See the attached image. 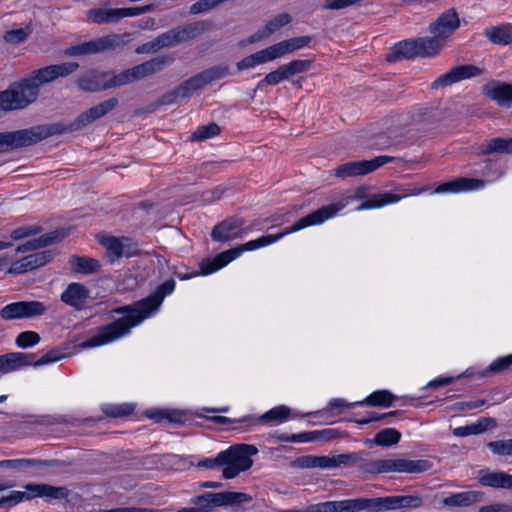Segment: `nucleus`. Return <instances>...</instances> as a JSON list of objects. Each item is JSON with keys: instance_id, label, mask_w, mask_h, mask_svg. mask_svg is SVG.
<instances>
[{"instance_id": "obj_1", "label": "nucleus", "mask_w": 512, "mask_h": 512, "mask_svg": "<svg viewBox=\"0 0 512 512\" xmlns=\"http://www.w3.org/2000/svg\"><path fill=\"white\" fill-rule=\"evenodd\" d=\"M175 281L169 279L157 287L156 291L135 303L133 306H125L116 310L125 315L112 323L97 329L96 333L83 341L80 347L90 349L104 346L129 334L130 330L150 317L161 306L164 298L173 293Z\"/></svg>"}, {"instance_id": "obj_2", "label": "nucleus", "mask_w": 512, "mask_h": 512, "mask_svg": "<svg viewBox=\"0 0 512 512\" xmlns=\"http://www.w3.org/2000/svg\"><path fill=\"white\" fill-rule=\"evenodd\" d=\"M302 223H303V218H301L299 221H297L290 228H286L285 230H283L280 233L263 235L255 240L248 241L236 248L224 251L212 259L203 260L200 264L201 274L202 275L212 274V273L220 270L221 268L225 267L226 265H228L231 261L238 258L245 251H253V250H257L262 247H266L268 245H271V244L279 241L280 239H282L284 236H286L288 234L297 232L299 230H302V229L308 227V226H302L303 225Z\"/></svg>"}, {"instance_id": "obj_3", "label": "nucleus", "mask_w": 512, "mask_h": 512, "mask_svg": "<svg viewBox=\"0 0 512 512\" xmlns=\"http://www.w3.org/2000/svg\"><path fill=\"white\" fill-rule=\"evenodd\" d=\"M209 27L205 21L191 23L177 27L159 35L154 40L147 42L136 49L137 54L155 53L163 48L173 47L186 42L204 33Z\"/></svg>"}, {"instance_id": "obj_4", "label": "nucleus", "mask_w": 512, "mask_h": 512, "mask_svg": "<svg viewBox=\"0 0 512 512\" xmlns=\"http://www.w3.org/2000/svg\"><path fill=\"white\" fill-rule=\"evenodd\" d=\"M258 453V449L250 444H236L218 454V460L222 467V476L225 479H233L244 472L253 464L252 456Z\"/></svg>"}, {"instance_id": "obj_5", "label": "nucleus", "mask_w": 512, "mask_h": 512, "mask_svg": "<svg viewBox=\"0 0 512 512\" xmlns=\"http://www.w3.org/2000/svg\"><path fill=\"white\" fill-rule=\"evenodd\" d=\"M75 62H65L49 65L32 71L20 81L26 88L28 95L35 101L39 95L40 87L49 84L58 78L66 77L78 69Z\"/></svg>"}, {"instance_id": "obj_6", "label": "nucleus", "mask_w": 512, "mask_h": 512, "mask_svg": "<svg viewBox=\"0 0 512 512\" xmlns=\"http://www.w3.org/2000/svg\"><path fill=\"white\" fill-rule=\"evenodd\" d=\"M427 460H410L404 458L376 459L364 465V471L371 474L381 473H421L430 469Z\"/></svg>"}, {"instance_id": "obj_7", "label": "nucleus", "mask_w": 512, "mask_h": 512, "mask_svg": "<svg viewBox=\"0 0 512 512\" xmlns=\"http://www.w3.org/2000/svg\"><path fill=\"white\" fill-rule=\"evenodd\" d=\"M51 134V128L45 125L0 133V153L29 146L46 139Z\"/></svg>"}, {"instance_id": "obj_8", "label": "nucleus", "mask_w": 512, "mask_h": 512, "mask_svg": "<svg viewBox=\"0 0 512 512\" xmlns=\"http://www.w3.org/2000/svg\"><path fill=\"white\" fill-rule=\"evenodd\" d=\"M368 188L361 186L354 190L345 192L341 199L330 205L324 206L303 217L302 226L320 225L328 219L335 217L353 200H361L367 197Z\"/></svg>"}, {"instance_id": "obj_9", "label": "nucleus", "mask_w": 512, "mask_h": 512, "mask_svg": "<svg viewBox=\"0 0 512 512\" xmlns=\"http://www.w3.org/2000/svg\"><path fill=\"white\" fill-rule=\"evenodd\" d=\"M172 62L170 56H159L136 65L132 68L124 70L118 74H114V82L112 85L117 87L124 86L153 75L163 70Z\"/></svg>"}, {"instance_id": "obj_10", "label": "nucleus", "mask_w": 512, "mask_h": 512, "mask_svg": "<svg viewBox=\"0 0 512 512\" xmlns=\"http://www.w3.org/2000/svg\"><path fill=\"white\" fill-rule=\"evenodd\" d=\"M55 351H50L40 359L34 361L35 355L24 352H11L0 356V374H8L23 367L33 365L35 367L56 362L61 359Z\"/></svg>"}, {"instance_id": "obj_11", "label": "nucleus", "mask_w": 512, "mask_h": 512, "mask_svg": "<svg viewBox=\"0 0 512 512\" xmlns=\"http://www.w3.org/2000/svg\"><path fill=\"white\" fill-rule=\"evenodd\" d=\"M47 307L40 301H19L5 305L0 317L5 321L28 319L43 315Z\"/></svg>"}, {"instance_id": "obj_12", "label": "nucleus", "mask_w": 512, "mask_h": 512, "mask_svg": "<svg viewBox=\"0 0 512 512\" xmlns=\"http://www.w3.org/2000/svg\"><path fill=\"white\" fill-rule=\"evenodd\" d=\"M227 74L228 69L226 67H214L205 70L179 85L178 93H180L184 99L189 98L209 83L221 79Z\"/></svg>"}, {"instance_id": "obj_13", "label": "nucleus", "mask_w": 512, "mask_h": 512, "mask_svg": "<svg viewBox=\"0 0 512 512\" xmlns=\"http://www.w3.org/2000/svg\"><path fill=\"white\" fill-rule=\"evenodd\" d=\"M393 160L391 156L381 155L371 160L347 162L335 169V175L341 178L366 175Z\"/></svg>"}, {"instance_id": "obj_14", "label": "nucleus", "mask_w": 512, "mask_h": 512, "mask_svg": "<svg viewBox=\"0 0 512 512\" xmlns=\"http://www.w3.org/2000/svg\"><path fill=\"white\" fill-rule=\"evenodd\" d=\"M33 102L21 81L11 89L0 93V109L2 111L23 109Z\"/></svg>"}, {"instance_id": "obj_15", "label": "nucleus", "mask_w": 512, "mask_h": 512, "mask_svg": "<svg viewBox=\"0 0 512 512\" xmlns=\"http://www.w3.org/2000/svg\"><path fill=\"white\" fill-rule=\"evenodd\" d=\"M428 188H413L402 194H395L392 192H385L375 194L365 200L362 204L356 207V211L370 210L384 207L386 205L398 203L400 200L408 196H417L427 191Z\"/></svg>"}, {"instance_id": "obj_16", "label": "nucleus", "mask_w": 512, "mask_h": 512, "mask_svg": "<svg viewBox=\"0 0 512 512\" xmlns=\"http://www.w3.org/2000/svg\"><path fill=\"white\" fill-rule=\"evenodd\" d=\"M100 243L106 250V256L110 262H115L121 257H131L137 254V245L128 238L103 237Z\"/></svg>"}, {"instance_id": "obj_17", "label": "nucleus", "mask_w": 512, "mask_h": 512, "mask_svg": "<svg viewBox=\"0 0 512 512\" xmlns=\"http://www.w3.org/2000/svg\"><path fill=\"white\" fill-rule=\"evenodd\" d=\"M460 27V18L454 8H450L439 15L429 26L432 35L440 37L445 42Z\"/></svg>"}, {"instance_id": "obj_18", "label": "nucleus", "mask_w": 512, "mask_h": 512, "mask_svg": "<svg viewBox=\"0 0 512 512\" xmlns=\"http://www.w3.org/2000/svg\"><path fill=\"white\" fill-rule=\"evenodd\" d=\"M290 412L291 411L287 406L279 405V406H276V407L270 409L269 411L265 412L258 418H255L252 416H246L240 420H232V419L224 417V416H216L213 418V420L219 424H227V423H234V422L256 423V422H260V421L280 424V423L285 422L289 418Z\"/></svg>"}, {"instance_id": "obj_19", "label": "nucleus", "mask_w": 512, "mask_h": 512, "mask_svg": "<svg viewBox=\"0 0 512 512\" xmlns=\"http://www.w3.org/2000/svg\"><path fill=\"white\" fill-rule=\"evenodd\" d=\"M251 500L245 493L241 492H219L207 493L198 497V502L210 511L213 507L248 502Z\"/></svg>"}, {"instance_id": "obj_20", "label": "nucleus", "mask_w": 512, "mask_h": 512, "mask_svg": "<svg viewBox=\"0 0 512 512\" xmlns=\"http://www.w3.org/2000/svg\"><path fill=\"white\" fill-rule=\"evenodd\" d=\"M482 73V70L474 65H461L452 68L447 73L439 76L433 82V88L445 87L452 85L464 79H469L478 76Z\"/></svg>"}, {"instance_id": "obj_21", "label": "nucleus", "mask_w": 512, "mask_h": 512, "mask_svg": "<svg viewBox=\"0 0 512 512\" xmlns=\"http://www.w3.org/2000/svg\"><path fill=\"white\" fill-rule=\"evenodd\" d=\"M114 74L91 71L78 80V86L85 91H101L117 87L112 85Z\"/></svg>"}, {"instance_id": "obj_22", "label": "nucleus", "mask_w": 512, "mask_h": 512, "mask_svg": "<svg viewBox=\"0 0 512 512\" xmlns=\"http://www.w3.org/2000/svg\"><path fill=\"white\" fill-rule=\"evenodd\" d=\"M367 505L365 498H357L318 503L315 504V509L316 512H360L367 510Z\"/></svg>"}, {"instance_id": "obj_23", "label": "nucleus", "mask_w": 512, "mask_h": 512, "mask_svg": "<svg viewBox=\"0 0 512 512\" xmlns=\"http://www.w3.org/2000/svg\"><path fill=\"white\" fill-rule=\"evenodd\" d=\"M243 233V221L238 218H231L215 226L211 236L215 241L227 242L241 238Z\"/></svg>"}, {"instance_id": "obj_24", "label": "nucleus", "mask_w": 512, "mask_h": 512, "mask_svg": "<svg viewBox=\"0 0 512 512\" xmlns=\"http://www.w3.org/2000/svg\"><path fill=\"white\" fill-rule=\"evenodd\" d=\"M485 182L480 179L473 178H456L452 181H448L440 184L436 189L435 193H461L476 191L484 188Z\"/></svg>"}, {"instance_id": "obj_25", "label": "nucleus", "mask_w": 512, "mask_h": 512, "mask_svg": "<svg viewBox=\"0 0 512 512\" xmlns=\"http://www.w3.org/2000/svg\"><path fill=\"white\" fill-rule=\"evenodd\" d=\"M89 298V290L81 283H70L61 294V301L66 305L80 310Z\"/></svg>"}, {"instance_id": "obj_26", "label": "nucleus", "mask_w": 512, "mask_h": 512, "mask_svg": "<svg viewBox=\"0 0 512 512\" xmlns=\"http://www.w3.org/2000/svg\"><path fill=\"white\" fill-rule=\"evenodd\" d=\"M292 21L290 14L280 13L272 17L266 24L256 33L249 37L247 43L252 44L260 40L266 39L272 34L279 31L282 27L288 25Z\"/></svg>"}, {"instance_id": "obj_27", "label": "nucleus", "mask_w": 512, "mask_h": 512, "mask_svg": "<svg viewBox=\"0 0 512 512\" xmlns=\"http://www.w3.org/2000/svg\"><path fill=\"white\" fill-rule=\"evenodd\" d=\"M118 104V100L116 98H110L92 108H90L88 111L82 113L77 120L75 121L74 125L76 128L84 127L93 121L101 118L102 116L109 113L111 110H113Z\"/></svg>"}, {"instance_id": "obj_28", "label": "nucleus", "mask_w": 512, "mask_h": 512, "mask_svg": "<svg viewBox=\"0 0 512 512\" xmlns=\"http://www.w3.org/2000/svg\"><path fill=\"white\" fill-rule=\"evenodd\" d=\"M25 499L41 497L45 499H61L67 496V489L48 484H27L25 486Z\"/></svg>"}, {"instance_id": "obj_29", "label": "nucleus", "mask_w": 512, "mask_h": 512, "mask_svg": "<svg viewBox=\"0 0 512 512\" xmlns=\"http://www.w3.org/2000/svg\"><path fill=\"white\" fill-rule=\"evenodd\" d=\"M129 39V34H111L88 41L90 53H101L108 50H114L124 46Z\"/></svg>"}, {"instance_id": "obj_30", "label": "nucleus", "mask_w": 512, "mask_h": 512, "mask_svg": "<svg viewBox=\"0 0 512 512\" xmlns=\"http://www.w3.org/2000/svg\"><path fill=\"white\" fill-rule=\"evenodd\" d=\"M48 260L47 252L34 253L12 263L8 272L10 274H21L44 265Z\"/></svg>"}, {"instance_id": "obj_31", "label": "nucleus", "mask_w": 512, "mask_h": 512, "mask_svg": "<svg viewBox=\"0 0 512 512\" xmlns=\"http://www.w3.org/2000/svg\"><path fill=\"white\" fill-rule=\"evenodd\" d=\"M359 460L354 453L318 456V468L334 469L341 466H351Z\"/></svg>"}, {"instance_id": "obj_32", "label": "nucleus", "mask_w": 512, "mask_h": 512, "mask_svg": "<svg viewBox=\"0 0 512 512\" xmlns=\"http://www.w3.org/2000/svg\"><path fill=\"white\" fill-rule=\"evenodd\" d=\"M512 365V354L495 359L485 370L476 372L474 368H468L461 375L457 377H485L490 373H499L507 370Z\"/></svg>"}, {"instance_id": "obj_33", "label": "nucleus", "mask_w": 512, "mask_h": 512, "mask_svg": "<svg viewBox=\"0 0 512 512\" xmlns=\"http://www.w3.org/2000/svg\"><path fill=\"white\" fill-rule=\"evenodd\" d=\"M482 494L478 491H466L452 494L443 499V504L449 507H466L481 500Z\"/></svg>"}, {"instance_id": "obj_34", "label": "nucleus", "mask_w": 512, "mask_h": 512, "mask_svg": "<svg viewBox=\"0 0 512 512\" xmlns=\"http://www.w3.org/2000/svg\"><path fill=\"white\" fill-rule=\"evenodd\" d=\"M87 18L95 24L116 23L120 20L119 8H97L87 11Z\"/></svg>"}, {"instance_id": "obj_35", "label": "nucleus", "mask_w": 512, "mask_h": 512, "mask_svg": "<svg viewBox=\"0 0 512 512\" xmlns=\"http://www.w3.org/2000/svg\"><path fill=\"white\" fill-rule=\"evenodd\" d=\"M445 41L438 36L418 39L420 57H434L445 47Z\"/></svg>"}, {"instance_id": "obj_36", "label": "nucleus", "mask_w": 512, "mask_h": 512, "mask_svg": "<svg viewBox=\"0 0 512 512\" xmlns=\"http://www.w3.org/2000/svg\"><path fill=\"white\" fill-rule=\"evenodd\" d=\"M479 482L483 486L512 489V475L505 472H489L482 475Z\"/></svg>"}, {"instance_id": "obj_37", "label": "nucleus", "mask_w": 512, "mask_h": 512, "mask_svg": "<svg viewBox=\"0 0 512 512\" xmlns=\"http://www.w3.org/2000/svg\"><path fill=\"white\" fill-rule=\"evenodd\" d=\"M485 93L488 97L497 101L500 105L509 106L512 104V85H489L485 87Z\"/></svg>"}, {"instance_id": "obj_38", "label": "nucleus", "mask_w": 512, "mask_h": 512, "mask_svg": "<svg viewBox=\"0 0 512 512\" xmlns=\"http://www.w3.org/2000/svg\"><path fill=\"white\" fill-rule=\"evenodd\" d=\"M395 396L387 390H378L371 393L363 401L355 402L357 405L367 404L369 406L390 407Z\"/></svg>"}, {"instance_id": "obj_39", "label": "nucleus", "mask_w": 512, "mask_h": 512, "mask_svg": "<svg viewBox=\"0 0 512 512\" xmlns=\"http://www.w3.org/2000/svg\"><path fill=\"white\" fill-rule=\"evenodd\" d=\"M485 35L495 44L507 45L512 42V27L510 25L491 27L485 30Z\"/></svg>"}, {"instance_id": "obj_40", "label": "nucleus", "mask_w": 512, "mask_h": 512, "mask_svg": "<svg viewBox=\"0 0 512 512\" xmlns=\"http://www.w3.org/2000/svg\"><path fill=\"white\" fill-rule=\"evenodd\" d=\"M480 152L482 154H489L493 152L512 153V138H494L488 140L486 143L481 145Z\"/></svg>"}, {"instance_id": "obj_41", "label": "nucleus", "mask_w": 512, "mask_h": 512, "mask_svg": "<svg viewBox=\"0 0 512 512\" xmlns=\"http://www.w3.org/2000/svg\"><path fill=\"white\" fill-rule=\"evenodd\" d=\"M71 266L75 272L89 274L97 271L100 267L99 262L94 258L73 256Z\"/></svg>"}, {"instance_id": "obj_42", "label": "nucleus", "mask_w": 512, "mask_h": 512, "mask_svg": "<svg viewBox=\"0 0 512 512\" xmlns=\"http://www.w3.org/2000/svg\"><path fill=\"white\" fill-rule=\"evenodd\" d=\"M289 79L284 65L279 66L277 69L269 72L266 76L257 83V89H262L264 86H276L283 81Z\"/></svg>"}, {"instance_id": "obj_43", "label": "nucleus", "mask_w": 512, "mask_h": 512, "mask_svg": "<svg viewBox=\"0 0 512 512\" xmlns=\"http://www.w3.org/2000/svg\"><path fill=\"white\" fill-rule=\"evenodd\" d=\"M395 54L399 57L412 59L420 57L418 39L399 42L395 48Z\"/></svg>"}, {"instance_id": "obj_44", "label": "nucleus", "mask_w": 512, "mask_h": 512, "mask_svg": "<svg viewBox=\"0 0 512 512\" xmlns=\"http://www.w3.org/2000/svg\"><path fill=\"white\" fill-rule=\"evenodd\" d=\"M401 433L394 428H386L379 431L374 437V443L378 446H391L400 441Z\"/></svg>"}, {"instance_id": "obj_45", "label": "nucleus", "mask_w": 512, "mask_h": 512, "mask_svg": "<svg viewBox=\"0 0 512 512\" xmlns=\"http://www.w3.org/2000/svg\"><path fill=\"white\" fill-rule=\"evenodd\" d=\"M366 501L368 502L367 509H371L376 512L399 508L397 496L366 499Z\"/></svg>"}, {"instance_id": "obj_46", "label": "nucleus", "mask_w": 512, "mask_h": 512, "mask_svg": "<svg viewBox=\"0 0 512 512\" xmlns=\"http://www.w3.org/2000/svg\"><path fill=\"white\" fill-rule=\"evenodd\" d=\"M56 239V234L51 233L44 236L39 237L38 239H33L23 243L22 245L17 247V252L24 253L31 250H36L40 247L47 246L51 244Z\"/></svg>"}, {"instance_id": "obj_47", "label": "nucleus", "mask_w": 512, "mask_h": 512, "mask_svg": "<svg viewBox=\"0 0 512 512\" xmlns=\"http://www.w3.org/2000/svg\"><path fill=\"white\" fill-rule=\"evenodd\" d=\"M146 415L156 422L167 420L177 423L182 421V414L175 410H149L146 412Z\"/></svg>"}, {"instance_id": "obj_48", "label": "nucleus", "mask_w": 512, "mask_h": 512, "mask_svg": "<svg viewBox=\"0 0 512 512\" xmlns=\"http://www.w3.org/2000/svg\"><path fill=\"white\" fill-rule=\"evenodd\" d=\"M102 411L110 417H123L134 411V405L130 403L106 404L102 407Z\"/></svg>"}, {"instance_id": "obj_49", "label": "nucleus", "mask_w": 512, "mask_h": 512, "mask_svg": "<svg viewBox=\"0 0 512 512\" xmlns=\"http://www.w3.org/2000/svg\"><path fill=\"white\" fill-rule=\"evenodd\" d=\"M264 59L265 58L263 56L262 50H259L253 54L244 57L242 60L237 62L236 66L239 71L253 69L256 66L265 64L266 61Z\"/></svg>"}, {"instance_id": "obj_50", "label": "nucleus", "mask_w": 512, "mask_h": 512, "mask_svg": "<svg viewBox=\"0 0 512 512\" xmlns=\"http://www.w3.org/2000/svg\"><path fill=\"white\" fill-rule=\"evenodd\" d=\"M286 55L298 51L309 45L311 38L309 36H299L281 41Z\"/></svg>"}, {"instance_id": "obj_51", "label": "nucleus", "mask_w": 512, "mask_h": 512, "mask_svg": "<svg viewBox=\"0 0 512 512\" xmlns=\"http://www.w3.org/2000/svg\"><path fill=\"white\" fill-rule=\"evenodd\" d=\"M220 133V128L215 123L198 127L191 135L193 140H205L212 138Z\"/></svg>"}, {"instance_id": "obj_52", "label": "nucleus", "mask_w": 512, "mask_h": 512, "mask_svg": "<svg viewBox=\"0 0 512 512\" xmlns=\"http://www.w3.org/2000/svg\"><path fill=\"white\" fill-rule=\"evenodd\" d=\"M226 0H198L190 6V14H205Z\"/></svg>"}, {"instance_id": "obj_53", "label": "nucleus", "mask_w": 512, "mask_h": 512, "mask_svg": "<svg viewBox=\"0 0 512 512\" xmlns=\"http://www.w3.org/2000/svg\"><path fill=\"white\" fill-rule=\"evenodd\" d=\"M40 342V336L34 331L21 332L15 340L19 348H29L37 345Z\"/></svg>"}, {"instance_id": "obj_54", "label": "nucleus", "mask_w": 512, "mask_h": 512, "mask_svg": "<svg viewBox=\"0 0 512 512\" xmlns=\"http://www.w3.org/2000/svg\"><path fill=\"white\" fill-rule=\"evenodd\" d=\"M312 62L310 60H293L287 64H284L285 70L289 78L296 74H301L306 72L311 67Z\"/></svg>"}, {"instance_id": "obj_55", "label": "nucleus", "mask_w": 512, "mask_h": 512, "mask_svg": "<svg viewBox=\"0 0 512 512\" xmlns=\"http://www.w3.org/2000/svg\"><path fill=\"white\" fill-rule=\"evenodd\" d=\"M261 50H262L263 56L265 58L264 60L266 61V63L275 61L279 58L286 56V53L284 51V47H283L281 41L278 43H275L273 45H270L264 49H261Z\"/></svg>"}, {"instance_id": "obj_56", "label": "nucleus", "mask_w": 512, "mask_h": 512, "mask_svg": "<svg viewBox=\"0 0 512 512\" xmlns=\"http://www.w3.org/2000/svg\"><path fill=\"white\" fill-rule=\"evenodd\" d=\"M488 447L494 454L512 455V438L490 442Z\"/></svg>"}, {"instance_id": "obj_57", "label": "nucleus", "mask_w": 512, "mask_h": 512, "mask_svg": "<svg viewBox=\"0 0 512 512\" xmlns=\"http://www.w3.org/2000/svg\"><path fill=\"white\" fill-rule=\"evenodd\" d=\"M152 10V5L142 7L119 8L120 19L139 16Z\"/></svg>"}, {"instance_id": "obj_58", "label": "nucleus", "mask_w": 512, "mask_h": 512, "mask_svg": "<svg viewBox=\"0 0 512 512\" xmlns=\"http://www.w3.org/2000/svg\"><path fill=\"white\" fill-rule=\"evenodd\" d=\"M28 33L24 29L11 30L6 32L4 38L7 42L17 44L24 41Z\"/></svg>"}, {"instance_id": "obj_59", "label": "nucleus", "mask_w": 512, "mask_h": 512, "mask_svg": "<svg viewBox=\"0 0 512 512\" xmlns=\"http://www.w3.org/2000/svg\"><path fill=\"white\" fill-rule=\"evenodd\" d=\"M65 54L68 56H81L91 54L89 43L85 42L79 45L71 46L66 49Z\"/></svg>"}, {"instance_id": "obj_60", "label": "nucleus", "mask_w": 512, "mask_h": 512, "mask_svg": "<svg viewBox=\"0 0 512 512\" xmlns=\"http://www.w3.org/2000/svg\"><path fill=\"white\" fill-rule=\"evenodd\" d=\"M398 507H419L421 505V499L417 496H397Z\"/></svg>"}, {"instance_id": "obj_61", "label": "nucleus", "mask_w": 512, "mask_h": 512, "mask_svg": "<svg viewBox=\"0 0 512 512\" xmlns=\"http://www.w3.org/2000/svg\"><path fill=\"white\" fill-rule=\"evenodd\" d=\"M355 405H356L355 403H349L345 399H342V398H333L328 402L325 410L333 411L336 409H348Z\"/></svg>"}, {"instance_id": "obj_62", "label": "nucleus", "mask_w": 512, "mask_h": 512, "mask_svg": "<svg viewBox=\"0 0 512 512\" xmlns=\"http://www.w3.org/2000/svg\"><path fill=\"white\" fill-rule=\"evenodd\" d=\"M25 496L26 493L23 491H12L9 495L2 497L0 501H3V506L6 504L12 506L23 501Z\"/></svg>"}, {"instance_id": "obj_63", "label": "nucleus", "mask_w": 512, "mask_h": 512, "mask_svg": "<svg viewBox=\"0 0 512 512\" xmlns=\"http://www.w3.org/2000/svg\"><path fill=\"white\" fill-rule=\"evenodd\" d=\"M99 512H166L165 510L147 508V507H118Z\"/></svg>"}, {"instance_id": "obj_64", "label": "nucleus", "mask_w": 512, "mask_h": 512, "mask_svg": "<svg viewBox=\"0 0 512 512\" xmlns=\"http://www.w3.org/2000/svg\"><path fill=\"white\" fill-rule=\"evenodd\" d=\"M298 466L301 468H318V456L306 455L297 459Z\"/></svg>"}]
</instances>
